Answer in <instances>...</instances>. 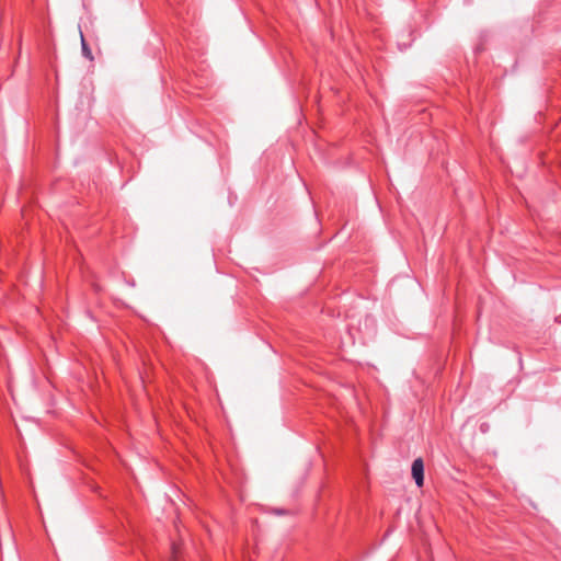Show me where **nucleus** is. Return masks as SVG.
Here are the masks:
<instances>
[{
    "instance_id": "1",
    "label": "nucleus",
    "mask_w": 561,
    "mask_h": 561,
    "mask_svg": "<svg viewBox=\"0 0 561 561\" xmlns=\"http://www.w3.org/2000/svg\"><path fill=\"white\" fill-rule=\"evenodd\" d=\"M411 472L416 485L422 486L424 483V462L422 458L413 460Z\"/></svg>"
},
{
    "instance_id": "2",
    "label": "nucleus",
    "mask_w": 561,
    "mask_h": 561,
    "mask_svg": "<svg viewBox=\"0 0 561 561\" xmlns=\"http://www.w3.org/2000/svg\"><path fill=\"white\" fill-rule=\"evenodd\" d=\"M81 47H82V55L87 59L93 60L92 51H91L90 47L88 46V44L85 43L82 34H81Z\"/></svg>"
},
{
    "instance_id": "3",
    "label": "nucleus",
    "mask_w": 561,
    "mask_h": 561,
    "mask_svg": "<svg viewBox=\"0 0 561 561\" xmlns=\"http://www.w3.org/2000/svg\"><path fill=\"white\" fill-rule=\"evenodd\" d=\"M274 512H275V514H277V515H282V514H284V513H285V511H284V510H275Z\"/></svg>"
},
{
    "instance_id": "4",
    "label": "nucleus",
    "mask_w": 561,
    "mask_h": 561,
    "mask_svg": "<svg viewBox=\"0 0 561 561\" xmlns=\"http://www.w3.org/2000/svg\"><path fill=\"white\" fill-rule=\"evenodd\" d=\"M486 427H488V425H486V424H483V425L481 426V431H482V432H486Z\"/></svg>"
}]
</instances>
